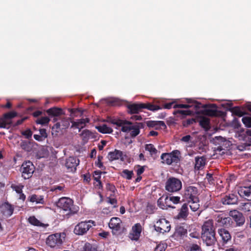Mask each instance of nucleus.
I'll use <instances>...</instances> for the list:
<instances>
[{
  "instance_id": "10",
  "label": "nucleus",
  "mask_w": 251,
  "mask_h": 251,
  "mask_svg": "<svg viewBox=\"0 0 251 251\" xmlns=\"http://www.w3.org/2000/svg\"><path fill=\"white\" fill-rule=\"evenodd\" d=\"M196 113H203L209 116H216L217 114V106L215 104L202 105L201 103L199 110L196 111Z\"/></svg>"
},
{
  "instance_id": "14",
  "label": "nucleus",
  "mask_w": 251,
  "mask_h": 251,
  "mask_svg": "<svg viewBox=\"0 0 251 251\" xmlns=\"http://www.w3.org/2000/svg\"><path fill=\"white\" fill-rule=\"evenodd\" d=\"M79 160L75 157H70L66 160L65 166L68 171H75L76 166L79 164Z\"/></svg>"
},
{
  "instance_id": "9",
  "label": "nucleus",
  "mask_w": 251,
  "mask_h": 251,
  "mask_svg": "<svg viewBox=\"0 0 251 251\" xmlns=\"http://www.w3.org/2000/svg\"><path fill=\"white\" fill-rule=\"evenodd\" d=\"M21 171L22 176L25 179H28L31 176L34 171V166L31 162L28 161L24 162L21 167Z\"/></svg>"
},
{
  "instance_id": "27",
  "label": "nucleus",
  "mask_w": 251,
  "mask_h": 251,
  "mask_svg": "<svg viewBox=\"0 0 251 251\" xmlns=\"http://www.w3.org/2000/svg\"><path fill=\"white\" fill-rule=\"evenodd\" d=\"M28 199L30 201L32 202H35L36 204H43L44 203V198L42 196L33 195L29 197Z\"/></svg>"
},
{
  "instance_id": "35",
  "label": "nucleus",
  "mask_w": 251,
  "mask_h": 251,
  "mask_svg": "<svg viewBox=\"0 0 251 251\" xmlns=\"http://www.w3.org/2000/svg\"><path fill=\"white\" fill-rule=\"evenodd\" d=\"M145 150L148 151L151 155H155L157 152V150L151 144H146L145 146Z\"/></svg>"
},
{
  "instance_id": "55",
  "label": "nucleus",
  "mask_w": 251,
  "mask_h": 251,
  "mask_svg": "<svg viewBox=\"0 0 251 251\" xmlns=\"http://www.w3.org/2000/svg\"><path fill=\"white\" fill-rule=\"evenodd\" d=\"M23 134L27 139L30 138L32 136V132L30 130L27 129L23 132Z\"/></svg>"
},
{
  "instance_id": "2",
  "label": "nucleus",
  "mask_w": 251,
  "mask_h": 251,
  "mask_svg": "<svg viewBox=\"0 0 251 251\" xmlns=\"http://www.w3.org/2000/svg\"><path fill=\"white\" fill-rule=\"evenodd\" d=\"M65 238L64 233H56L50 235L46 239L47 245L52 248H59Z\"/></svg>"
},
{
  "instance_id": "59",
  "label": "nucleus",
  "mask_w": 251,
  "mask_h": 251,
  "mask_svg": "<svg viewBox=\"0 0 251 251\" xmlns=\"http://www.w3.org/2000/svg\"><path fill=\"white\" fill-rule=\"evenodd\" d=\"M39 131H40V135L42 136L43 138H45L46 137H47V135L46 129H40Z\"/></svg>"
},
{
  "instance_id": "32",
  "label": "nucleus",
  "mask_w": 251,
  "mask_h": 251,
  "mask_svg": "<svg viewBox=\"0 0 251 251\" xmlns=\"http://www.w3.org/2000/svg\"><path fill=\"white\" fill-rule=\"evenodd\" d=\"M21 147L22 149L26 151H30L32 150L31 143L27 141H22L20 144Z\"/></svg>"
},
{
  "instance_id": "12",
  "label": "nucleus",
  "mask_w": 251,
  "mask_h": 251,
  "mask_svg": "<svg viewBox=\"0 0 251 251\" xmlns=\"http://www.w3.org/2000/svg\"><path fill=\"white\" fill-rule=\"evenodd\" d=\"M122 221L119 218L113 217L109 223V226L112 230L113 234H117L121 229Z\"/></svg>"
},
{
  "instance_id": "6",
  "label": "nucleus",
  "mask_w": 251,
  "mask_h": 251,
  "mask_svg": "<svg viewBox=\"0 0 251 251\" xmlns=\"http://www.w3.org/2000/svg\"><path fill=\"white\" fill-rule=\"evenodd\" d=\"M94 222L91 220L87 222H81L75 227L74 232L77 235H83L93 226Z\"/></svg>"
},
{
  "instance_id": "60",
  "label": "nucleus",
  "mask_w": 251,
  "mask_h": 251,
  "mask_svg": "<svg viewBox=\"0 0 251 251\" xmlns=\"http://www.w3.org/2000/svg\"><path fill=\"white\" fill-rule=\"evenodd\" d=\"M173 104H174V102L166 103V104H164V108L165 109H171L172 108Z\"/></svg>"
},
{
  "instance_id": "37",
  "label": "nucleus",
  "mask_w": 251,
  "mask_h": 251,
  "mask_svg": "<svg viewBox=\"0 0 251 251\" xmlns=\"http://www.w3.org/2000/svg\"><path fill=\"white\" fill-rule=\"evenodd\" d=\"M200 125L206 130L209 128V121L206 118H203L200 121Z\"/></svg>"
},
{
  "instance_id": "3",
  "label": "nucleus",
  "mask_w": 251,
  "mask_h": 251,
  "mask_svg": "<svg viewBox=\"0 0 251 251\" xmlns=\"http://www.w3.org/2000/svg\"><path fill=\"white\" fill-rule=\"evenodd\" d=\"M56 205L62 211L66 212V215L74 213L72 209L73 201L69 198L62 197L60 198L56 203Z\"/></svg>"
},
{
  "instance_id": "19",
  "label": "nucleus",
  "mask_w": 251,
  "mask_h": 251,
  "mask_svg": "<svg viewBox=\"0 0 251 251\" xmlns=\"http://www.w3.org/2000/svg\"><path fill=\"white\" fill-rule=\"evenodd\" d=\"M14 208L10 204L5 202L0 206V212L5 217H10L13 212Z\"/></svg>"
},
{
  "instance_id": "36",
  "label": "nucleus",
  "mask_w": 251,
  "mask_h": 251,
  "mask_svg": "<svg viewBox=\"0 0 251 251\" xmlns=\"http://www.w3.org/2000/svg\"><path fill=\"white\" fill-rule=\"evenodd\" d=\"M228 107L230 108L231 111L236 115L241 117L243 115V112L240 109L237 107L231 108V103H228Z\"/></svg>"
},
{
  "instance_id": "63",
  "label": "nucleus",
  "mask_w": 251,
  "mask_h": 251,
  "mask_svg": "<svg viewBox=\"0 0 251 251\" xmlns=\"http://www.w3.org/2000/svg\"><path fill=\"white\" fill-rule=\"evenodd\" d=\"M144 171V169L143 167H140L139 168H138L137 170V174L138 176L140 175L141 174H142L143 172Z\"/></svg>"
},
{
  "instance_id": "61",
  "label": "nucleus",
  "mask_w": 251,
  "mask_h": 251,
  "mask_svg": "<svg viewBox=\"0 0 251 251\" xmlns=\"http://www.w3.org/2000/svg\"><path fill=\"white\" fill-rule=\"evenodd\" d=\"M161 198L159 199L157 201V204L161 208L163 209H166V206L164 204H161Z\"/></svg>"
},
{
  "instance_id": "42",
  "label": "nucleus",
  "mask_w": 251,
  "mask_h": 251,
  "mask_svg": "<svg viewBox=\"0 0 251 251\" xmlns=\"http://www.w3.org/2000/svg\"><path fill=\"white\" fill-rule=\"evenodd\" d=\"M16 115V114L13 112H10L6 113L4 115L2 118H5L6 124L7 125L9 124V120L14 118Z\"/></svg>"
},
{
  "instance_id": "7",
  "label": "nucleus",
  "mask_w": 251,
  "mask_h": 251,
  "mask_svg": "<svg viewBox=\"0 0 251 251\" xmlns=\"http://www.w3.org/2000/svg\"><path fill=\"white\" fill-rule=\"evenodd\" d=\"M109 122L117 127L122 126V131L125 132L130 131L132 125L130 122L123 121L118 119H110Z\"/></svg>"
},
{
  "instance_id": "52",
  "label": "nucleus",
  "mask_w": 251,
  "mask_h": 251,
  "mask_svg": "<svg viewBox=\"0 0 251 251\" xmlns=\"http://www.w3.org/2000/svg\"><path fill=\"white\" fill-rule=\"evenodd\" d=\"M214 151L217 154L223 155L225 153V150L221 147H218L215 148Z\"/></svg>"
},
{
  "instance_id": "50",
  "label": "nucleus",
  "mask_w": 251,
  "mask_h": 251,
  "mask_svg": "<svg viewBox=\"0 0 251 251\" xmlns=\"http://www.w3.org/2000/svg\"><path fill=\"white\" fill-rule=\"evenodd\" d=\"M23 186L21 185H12L11 188L15 190L18 194H21L22 192V188Z\"/></svg>"
},
{
  "instance_id": "45",
  "label": "nucleus",
  "mask_w": 251,
  "mask_h": 251,
  "mask_svg": "<svg viewBox=\"0 0 251 251\" xmlns=\"http://www.w3.org/2000/svg\"><path fill=\"white\" fill-rule=\"evenodd\" d=\"M70 125L69 119L68 118H64L61 120V126H62V128H66Z\"/></svg>"
},
{
  "instance_id": "46",
  "label": "nucleus",
  "mask_w": 251,
  "mask_h": 251,
  "mask_svg": "<svg viewBox=\"0 0 251 251\" xmlns=\"http://www.w3.org/2000/svg\"><path fill=\"white\" fill-rule=\"evenodd\" d=\"M123 176L128 179L132 177L133 175L132 171H128L127 170H124L123 172Z\"/></svg>"
},
{
  "instance_id": "8",
  "label": "nucleus",
  "mask_w": 251,
  "mask_h": 251,
  "mask_svg": "<svg viewBox=\"0 0 251 251\" xmlns=\"http://www.w3.org/2000/svg\"><path fill=\"white\" fill-rule=\"evenodd\" d=\"M154 227L157 232L164 233L170 230L171 225L165 219H161L156 222Z\"/></svg>"
},
{
  "instance_id": "38",
  "label": "nucleus",
  "mask_w": 251,
  "mask_h": 251,
  "mask_svg": "<svg viewBox=\"0 0 251 251\" xmlns=\"http://www.w3.org/2000/svg\"><path fill=\"white\" fill-rule=\"evenodd\" d=\"M65 186L61 184L60 185H54L51 187L50 191L55 192L56 193H59L64 191Z\"/></svg>"
},
{
  "instance_id": "17",
  "label": "nucleus",
  "mask_w": 251,
  "mask_h": 251,
  "mask_svg": "<svg viewBox=\"0 0 251 251\" xmlns=\"http://www.w3.org/2000/svg\"><path fill=\"white\" fill-rule=\"evenodd\" d=\"M215 233L213 221L209 220L205 222L202 226L201 234Z\"/></svg>"
},
{
  "instance_id": "43",
  "label": "nucleus",
  "mask_w": 251,
  "mask_h": 251,
  "mask_svg": "<svg viewBox=\"0 0 251 251\" xmlns=\"http://www.w3.org/2000/svg\"><path fill=\"white\" fill-rule=\"evenodd\" d=\"M61 126L60 123H57L52 127V134L56 135L59 132Z\"/></svg>"
},
{
  "instance_id": "41",
  "label": "nucleus",
  "mask_w": 251,
  "mask_h": 251,
  "mask_svg": "<svg viewBox=\"0 0 251 251\" xmlns=\"http://www.w3.org/2000/svg\"><path fill=\"white\" fill-rule=\"evenodd\" d=\"M28 222L31 224L36 226H40L42 224L34 216L30 217L28 219Z\"/></svg>"
},
{
  "instance_id": "33",
  "label": "nucleus",
  "mask_w": 251,
  "mask_h": 251,
  "mask_svg": "<svg viewBox=\"0 0 251 251\" xmlns=\"http://www.w3.org/2000/svg\"><path fill=\"white\" fill-rule=\"evenodd\" d=\"M251 202H241L239 205L240 210L244 212H251Z\"/></svg>"
},
{
  "instance_id": "20",
  "label": "nucleus",
  "mask_w": 251,
  "mask_h": 251,
  "mask_svg": "<svg viewBox=\"0 0 251 251\" xmlns=\"http://www.w3.org/2000/svg\"><path fill=\"white\" fill-rule=\"evenodd\" d=\"M107 157L110 161L119 159H120L122 161L124 160L123 152L117 150H115L114 151L109 152Z\"/></svg>"
},
{
  "instance_id": "53",
  "label": "nucleus",
  "mask_w": 251,
  "mask_h": 251,
  "mask_svg": "<svg viewBox=\"0 0 251 251\" xmlns=\"http://www.w3.org/2000/svg\"><path fill=\"white\" fill-rule=\"evenodd\" d=\"M169 200L172 201L174 204H177L180 201L179 197L171 196L169 198Z\"/></svg>"
},
{
  "instance_id": "57",
  "label": "nucleus",
  "mask_w": 251,
  "mask_h": 251,
  "mask_svg": "<svg viewBox=\"0 0 251 251\" xmlns=\"http://www.w3.org/2000/svg\"><path fill=\"white\" fill-rule=\"evenodd\" d=\"M206 179L208 180L209 183H213V178L212 174H207L206 175Z\"/></svg>"
},
{
  "instance_id": "26",
  "label": "nucleus",
  "mask_w": 251,
  "mask_h": 251,
  "mask_svg": "<svg viewBox=\"0 0 251 251\" xmlns=\"http://www.w3.org/2000/svg\"><path fill=\"white\" fill-rule=\"evenodd\" d=\"M47 112L53 117H57L63 114L62 109L56 107L50 108L47 110Z\"/></svg>"
},
{
  "instance_id": "49",
  "label": "nucleus",
  "mask_w": 251,
  "mask_h": 251,
  "mask_svg": "<svg viewBox=\"0 0 251 251\" xmlns=\"http://www.w3.org/2000/svg\"><path fill=\"white\" fill-rule=\"evenodd\" d=\"M189 250V251H200L201 248L197 244H192L190 246Z\"/></svg>"
},
{
  "instance_id": "34",
  "label": "nucleus",
  "mask_w": 251,
  "mask_h": 251,
  "mask_svg": "<svg viewBox=\"0 0 251 251\" xmlns=\"http://www.w3.org/2000/svg\"><path fill=\"white\" fill-rule=\"evenodd\" d=\"M49 152L47 149L45 147L41 148L38 151L37 156L38 158L47 157L49 155Z\"/></svg>"
},
{
  "instance_id": "54",
  "label": "nucleus",
  "mask_w": 251,
  "mask_h": 251,
  "mask_svg": "<svg viewBox=\"0 0 251 251\" xmlns=\"http://www.w3.org/2000/svg\"><path fill=\"white\" fill-rule=\"evenodd\" d=\"M107 202L113 205V207H116L117 200L113 198H108Z\"/></svg>"
},
{
  "instance_id": "62",
  "label": "nucleus",
  "mask_w": 251,
  "mask_h": 251,
  "mask_svg": "<svg viewBox=\"0 0 251 251\" xmlns=\"http://www.w3.org/2000/svg\"><path fill=\"white\" fill-rule=\"evenodd\" d=\"M34 138L35 140L41 141L43 139V138L40 135L35 134L34 135Z\"/></svg>"
},
{
  "instance_id": "47",
  "label": "nucleus",
  "mask_w": 251,
  "mask_h": 251,
  "mask_svg": "<svg viewBox=\"0 0 251 251\" xmlns=\"http://www.w3.org/2000/svg\"><path fill=\"white\" fill-rule=\"evenodd\" d=\"M167 245L165 244H158L154 249V251H165Z\"/></svg>"
},
{
  "instance_id": "1",
  "label": "nucleus",
  "mask_w": 251,
  "mask_h": 251,
  "mask_svg": "<svg viewBox=\"0 0 251 251\" xmlns=\"http://www.w3.org/2000/svg\"><path fill=\"white\" fill-rule=\"evenodd\" d=\"M187 104H175L174 105V108H193L194 111H192L190 110H177L174 112L175 114L179 113L182 116L186 115H190L193 114L196 111H197L199 110L201 106V103L198 102V101L194 100L192 99H187Z\"/></svg>"
},
{
  "instance_id": "31",
  "label": "nucleus",
  "mask_w": 251,
  "mask_h": 251,
  "mask_svg": "<svg viewBox=\"0 0 251 251\" xmlns=\"http://www.w3.org/2000/svg\"><path fill=\"white\" fill-rule=\"evenodd\" d=\"M205 160L203 157H197L195 158V168L200 169L201 167L204 166Z\"/></svg>"
},
{
  "instance_id": "24",
  "label": "nucleus",
  "mask_w": 251,
  "mask_h": 251,
  "mask_svg": "<svg viewBox=\"0 0 251 251\" xmlns=\"http://www.w3.org/2000/svg\"><path fill=\"white\" fill-rule=\"evenodd\" d=\"M218 233L221 237L224 243H226L231 240V235L227 230L224 228L219 229L218 230Z\"/></svg>"
},
{
  "instance_id": "30",
  "label": "nucleus",
  "mask_w": 251,
  "mask_h": 251,
  "mask_svg": "<svg viewBox=\"0 0 251 251\" xmlns=\"http://www.w3.org/2000/svg\"><path fill=\"white\" fill-rule=\"evenodd\" d=\"M96 128L99 132L102 133H111L113 131V130L111 127L108 126L105 124L98 126L96 127Z\"/></svg>"
},
{
  "instance_id": "16",
  "label": "nucleus",
  "mask_w": 251,
  "mask_h": 251,
  "mask_svg": "<svg viewBox=\"0 0 251 251\" xmlns=\"http://www.w3.org/2000/svg\"><path fill=\"white\" fill-rule=\"evenodd\" d=\"M142 231V226L139 223L136 224L132 228V232L129 234V237L132 240L137 241L140 237Z\"/></svg>"
},
{
  "instance_id": "48",
  "label": "nucleus",
  "mask_w": 251,
  "mask_h": 251,
  "mask_svg": "<svg viewBox=\"0 0 251 251\" xmlns=\"http://www.w3.org/2000/svg\"><path fill=\"white\" fill-rule=\"evenodd\" d=\"M193 139L192 136L190 135H187L185 136H183L181 139L180 141L183 142L186 144H188L191 142V140Z\"/></svg>"
},
{
  "instance_id": "21",
  "label": "nucleus",
  "mask_w": 251,
  "mask_h": 251,
  "mask_svg": "<svg viewBox=\"0 0 251 251\" xmlns=\"http://www.w3.org/2000/svg\"><path fill=\"white\" fill-rule=\"evenodd\" d=\"M238 194L249 201H251V185L248 187H241Z\"/></svg>"
},
{
  "instance_id": "22",
  "label": "nucleus",
  "mask_w": 251,
  "mask_h": 251,
  "mask_svg": "<svg viewBox=\"0 0 251 251\" xmlns=\"http://www.w3.org/2000/svg\"><path fill=\"white\" fill-rule=\"evenodd\" d=\"M89 122V119L88 118L81 119L77 120L76 121H72V127H74L79 129V131L80 129L84 128L86 124Z\"/></svg>"
},
{
  "instance_id": "15",
  "label": "nucleus",
  "mask_w": 251,
  "mask_h": 251,
  "mask_svg": "<svg viewBox=\"0 0 251 251\" xmlns=\"http://www.w3.org/2000/svg\"><path fill=\"white\" fill-rule=\"evenodd\" d=\"M201 238L203 243L207 246H212L216 242L215 233L201 234Z\"/></svg>"
},
{
  "instance_id": "44",
  "label": "nucleus",
  "mask_w": 251,
  "mask_h": 251,
  "mask_svg": "<svg viewBox=\"0 0 251 251\" xmlns=\"http://www.w3.org/2000/svg\"><path fill=\"white\" fill-rule=\"evenodd\" d=\"M242 121L246 126L251 127V117H244L242 118Z\"/></svg>"
},
{
  "instance_id": "18",
  "label": "nucleus",
  "mask_w": 251,
  "mask_h": 251,
  "mask_svg": "<svg viewBox=\"0 0 251 251\" xmlns=\"http://www.w3.org/2000/svg\"><path fill=\"white\" fill-rule=\"evenodd\" d=\"M216 222L219 226L229 227L232 223V220L229 217H225L223 215H219L216 218Z\"/></svg>"
},
{
  "instance_id": "64",
  "label": "nucleus",
  "mask_w": 251,
  "mask_h": 251,
  "mask_svg": "<svg viewBox=\"0 0 251 251\" xmlns=\"http://www.w3.org/2000/svg\"><path fill=\"white\" fill-rule=\"evenodd\" d=\"M90 134V131L88 130H84L82 132V135H85V136H89Z\"/></svg>"
},
{
  "instance_id": "58",
  "label": "nucleus",
  "mask_w": 251,
  "mask_h": 251,
  "mask_svg": "<svg viewBox=\"0 0 251 251\" xmlns=\"http://www.w3.org/2000/svg\"><path fill=\"white\" fill-rule=\"evenodd\" d=\"M215 140L218 142V143L220 144H222V143H224L226 142V139L221 137V136H218L215 137Z\"/></svg>"
},
{
  "instance_id": "39",
  "label": "nucleus",
  "mask_w": 251,
  "mask_h": 251,
  "mask_svg": "<svg viewBox=\"0 0 251 251\" xmlns=\"http://www.w3.org/2000/svg\"><path fill=\"white\" fill-rule=\"evenodd\" d=\"M130 135L132 137H134L139 134V127L137 125H133L132 129H131Z\"/></svg>"
},
{
  "instance_id": "29",
  "label": "nucleus",
  "mask_w": 251,
  "mask_h": 251,
  "mask_svg": "<svg viewBox=\"0 0 251 251\" xmlns=\"http://www.w3.org/2000/svg\"><path fill=\"white\" fill-rule=\"evenodd\" d=\"M144 107L143 104H133L128 106V109L131 113H137L139 110Z\"/></svg>"
},
{
  "instance_id": "4",
  "label": "nucleus",
  "mask_w": 251,
  "mask_h": 251,
  "mask_svg": "<svg viewBox=\"0 0 251 251\" xmlns=\"http://www.w3.org/2000/svg\"><path fill=\"white\" fill-rule=\"evenodd\" d=\"M180 152L175 150L171 153H164L161 156L163 163L171 165L173 163H177L179 161Z\"/></svg>"
},
{
  "instance_id": "23",
  "label": "nucleus",
  "mask_w": 251,
  "mask_h": 251,
  "mask_svg": "<svg viewBox=\"0 0 251 251\" xmlns=\"http://www.w3.org/2000/svg\"><path fill=\"white\" fill-rule=\"evenodd\" d=\"M222 202L224 204H235L237 202V198L233 194L226 196L222 199Z\"/></svg>"
},
{
  "instance_id": "51",
  "label": "nucleus",
  "mask_w": 251,
  "mask_h": 251,
  "mask_svg": "<svg viewBox=\"0 0 251 251\" xmlns=\"http://www.w3.org/2000/svg\"><path fill=\"white\" fill-rule=\"evenodd\" d=\"M195 120L193 118L187 119V120L183 121V125L184 126H188L189 125H192L195 123Z\"/></svg>"
},
{
  "instance_id": "13",
  "label": "nucleus",
  "mask_w": 251,
  "mask_h": 251,
  "mask_svg": "<svg viewBox=\"0 0 251 251\" xmlns=\"http://www.w3.org/2000/svg\"><path fill=\"white\" fill-rule=\"evenodd\" d=\"M229 215L236 222L238 226H242L245 221V218L242 214L236 210H231L229 212Z\"/></svg>"
},
{
  "instance_id": "11",
  "label": "nucleus",
  "mask_w": 251,
  "mask_h": 251,
  "mask_svg": "<svg viewBox=\"0 0 251 251\" xmlns=\"http://www.w3.org/2000/svg\"><path fill=\"white\" fill-rule=\"evenodd\" d=\"M198 193V191L197 187L193 186H186L183 194V200L187 201L194 198H197Z\"/></svg>"
},
{
  "instance_id": "56",
  "label": "nucleus",
  "mask_w": 251,
  "mask_h": 251,
  "mask_svg": "<svg viewBox=\"0 0 251 251\" xmlns=\"http://www.w3.org/2000/svg\"><path fill=\"white\" fill-rule=\"evenodd\" d=\"M6 126L5 118L0 119V128H5Z\"/></svg>"
},
{
  "instance_id": "40",
  "label": "nucleus",
  "mask_w": 251,
  "mask_h": 251,
  "mask_svg": "<svg viewBox=\"0 0 251 251\" xmlns=\"http://www.w3.org/2000/svg\"><path fill=\"white\" fill-rule=\"evenodd\" d=\"M50 120L48 117H43L39 119H38L36 122L38 124H40L42 125H45L50 122Z\"/></svg>"
},
{
  "instance_id": "5",
  "label": "nucleus",
  "mask_w": 251,
  "mask_h": 251,
  "mask_svg": "<svg viewBox=\"0 0 251 251\" xmlns=\"http://www.w3.org/2000/svg\"><path fill=\"white\" fill-rule=\"evenodd\" d=\"M166 189L170 192L178 191L182 188L181 181L175 177L169 178L166 183Z\"/></svg>"
},
{
  "instance_id": "28",
  "label": "nucleus",
  "mask_w": 251,
  "mask_h": 251,
  "mask_svg": "<svg viewBox=\"0 0 251 251\" xmlns=\"http://www.w3.org/2000/svg\"><path fill=\"white\" fill-rule=\"evenodd\" d=\"M188 215V205L187 204L184 203L182 205L180 211L177 215L178 219L185 218Z\"/></svg>"
},
{
  "instance_id": "25",
  "label": "nucleus",
  "mask_w": 251,
  "mask_h": 251,
  "mask_svg": "<svg viewBox=\"0 0 251 251\" xmlns=\"http://www.w3.org/2000/svg\"><path fill=\"white\" fill-rule=\"evenodd\" d=\"M189 207L193 211H196L200 207L199 200L197 198L187 201Z\"/></svg>"
}]
</instances>
